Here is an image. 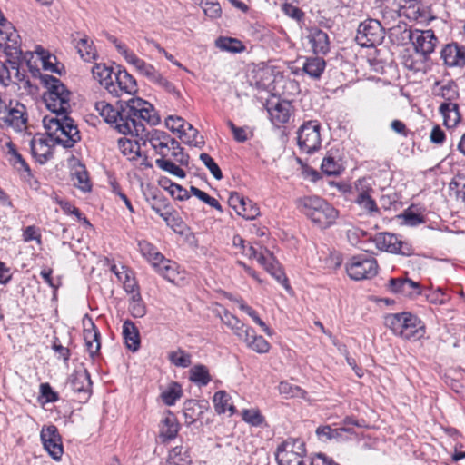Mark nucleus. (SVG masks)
Instances as JSON below:
<instances>
[{
    "mask_svg": "<svg viewBox=\"0 0 465 465\" xmlns=\"http://www.w3.org/2000/svg\"><path fill=\"white\" fill-rule=\"evenodd\" d=\"M127 122L121 123L119 133L132 134L136 137L147 133L143 123L156 125L160 123V117L153 106L142 98H131L127 101V111L124 113Z\"/></svg>",
    "mask_w": 465,
    "mask_h": 465,
    "instance_id": "1",
    "label": "nucleus"
},
{
    "mask_svg": "<svg viewBox=\"0 0 465 465\" xmlns=\"http://www.w3.org/2000/svg\"><path fill=\"white\" fill-rule=\"evenodd\" d=\"M43 123L48 136L53 140V144L57 143L64 148H72L81 140L78 127L67 113L45 116Z\"/></svg>",
    "mask_w": 465,
    "mask_h": 465,
    "instance_id": "2",
    "label": "nucleus"
},
{
    "mask_svg": "<svg viewBox=\"0 0 465 465\" xmlns=\"http://www.w3.org/2000/svg\"><path fill=\"white\" fill-rule=\"evenodd\" d=\"M297 208L313 223L321 228L333 224L338 217V211L318 196H305L296 201Z\"/></svg>",
    "mask_w": 465,
    "mask_h": 465,
    "instance_id": "3",
    "label": "nucleus"
},
{
    "mask_svg": "<svg viewBox=\"0 0 465 465\" xmlns=\"http://www.w3.org/2000/svg\"><path fill=\"white\" fill-rule=\"evenodd\" d=\"M385 324L391 331L404 340L417 341L425 335V325L410 312L390 314L385 318Z\"/></svg>",
    "mask_w": 465,
    "mask_h": 465,
    "instance_id": "4",
    "label": "nucleus"
},
{
    "mask_svg": "<svg viewBox=\"0 0 465 465\" xmlns=\"http://www.w3.org/2000/svg\"><path fill=\"white\" fill-rule=\"evenodd\" d=\"M41 78L47 88L44 95L46 107L58 115L67 113L71 108V92L54 76L43 75Z\"/></svg>",
    "mask_w": 465,
    "mask_h": 465,
    "instance_id": "5",
    "label": "nucleus"
},
{
    "mask_svg": "<svg viewBox=\"0 0 465 465\" xmlns=\"http://www.w3.org/2000/svg\"><path fill=\"white\" fill-rule=\"evenodd\" d=\"M27 113L24 104L10 101L6 104L0 98V128L12 129L15 132L20 133L26 129Z\"/></svg>",
    "mask_w": 465,
    "mask_h": 465,
    "instance_id": "6",
    "label": "nucleus"
},
{
    "mask_svg": "<svg viewBox=\"0 0 465 465\" xmlns=\"http://www.w3.org/2000/svg\"><path fill=\"white\" fill-rule=\"evenodd\" d=\"M349 277L354 281L371 279L378 273L379 265L374 257L368 253L354 255L345 265Z\"/></svg>",
    "mask_w": 465,
    "mask_h": 465,
    "instance_id": "7",
    "label": "nucleus"
},
{
    "mask_svg": "<svg viewBox=\"0 0 465 465\" xmlns=\"http://www.w3.org/2000/svg\"><path fill=\"white\" fill-rule=\"evenodd\" d=\"M305 454L303 440L289 438L278 446L275 456L279 465H304L302 458Z\"/></svg>",
    "mask_w": 465,
    "mask_h": 465,
    "instance_id": "8",
    "label": "nucleus"
},
{
    "mask_svg": "<svg viewBox=\"0 0 465 465\" xmlns=\"http://www.w3.org/2000/svg\"><path fill=\"white\" fill-rule=\"evenodd\" d=\"M401 40H411L417 53L426 56L432 52L436 47L438 39L431 29L428 30H411L404 28L401 33Z\"/></svg>",
    "mask_w": 465,
    "mask_h": 465,
    "instance_id": "9",
    "label": "nucleus"
},
{
    "mask_svg": "<svg viewBox=\"0 0 465 465\" xmlns=\"http://www.w3.org/2000/svg\"><path fill=\"white\" fill-rule=\"evenodd\" d=\"M321 124L316 120L304 123L298 130V145L306 153H313L321 148Z\"/></svg>",
    "mask_w": 465,
    "mask_h": 465,
    "instance_id": "10",
    "label": "nucleus"
},
{
    "mask_svg": "<svg viewBox=\"0 0 465 465\" xmlns=\"http://www.w3.org/2000/svg\"><path fill=\"white\" fill-rule=\"evenodd\" d=\"M384 30L376 19L361 22L357 30L356 42L362 47H373L382 43Z\"/></svg>",
    "mask_w": 465,
    "mask_h": 465,
    "instance_id": "11",
    "label": "nucleus"
},
{
    "mask_svg": "<svg viewBox=\"0 0 465 465\" xmlns=\"http://www.w3.org/2000/svg\"><path fill=\"white\" fill-rule=\"evenodd\" d=\"M376 247L387 252L411 256L414 250L408 242L402 241L398 235L391 232H379L372 238Z\"/></svg>",
    "mask_w": 465,
    "mask_h": 465,
    "instance_id": "12",
    "label": "nucleus"
},
{
    "mask_svg": "<svg viewBox=\"0 0 465 465\" xmlns=\"http://www.w3.org/2000/svg\"><path fill=\"white\" fill-rule=\"evenodd\" d=\"M0 49L7 56L15 58H18L23 53L20 35L8 20L0 24Z\"/></svg>",
    "mask_w": 465,
    "mask_h": 465,
    "instance_id": "13",
    "label": "nucleus"
},
{
    "mask_svg": "<svg viewBox=\"0 0 465 465\" xmlns=\"http://www.w3.org/2000/svg\"><path fill=\"white\" fill-rule=\"evenodd\" d=\"M40 439L48 454L54 460H60L64 453V447L57 427L54 424L44 425L40 432Z\"/></svg>",
    "mask_w": 465,
    "mask_h": 465,
    "instance_id": "14",
    "label": "nucleus"
},
{
    "mask_svg": "<svg viewBox=\"0 0 465 465\" xmlns=\"http://www.w3.org/2000/svg\"><path fill=\"white\" fill-rule=\"evenodd\" d=\"M138 137L143 141V145H145L148 142L155 153L161 155V158L165 159L169 157L173 137H171L166 132L152 129L151 131L143 134V135H140Z\"/></svg>",
    "mask_w": 465,
    "mask_h": 465,
    "instance_id": "15",
    "label": "nucleus"
},
{
    "mask_svg": "<svg viewBox=\"0 0 465 465\" xmlns=\"http://www.w3.org/2000/svg\"><path fill=\"white\" fill-rule=\"evenodd\" d=\"M137 91L136 80L125 69H123L114 74L113 87L110 86L108 93L114 97H120L123 94H134Z\"/></svg>",
    "mask_w": 465,
    "mask_h": 465,
    "instance_id": "16",
    "label": "nucleus"
},
{
    "mask_svg": "<svg viewBox=\"0 0 465 465\" xmlns=\"http://www.w3.org/2000/svg\"><path fill=\"white\" fill-rule=\"evenodd\" d=\"M95 109L107 124H114L118 132L121 123L127 122V117L124 115L127 111V102L121 104L120 108H114L105 101H99L95 103Z\"/></svg>",
    "mask_w": 465,
    "mask_h": 465,
    "instance_id": "17",
    "label": "nucleus"
},
{
    "mask_svg": "<svg viewBox=\"0 0 465 465\" xmlns=\"http://www.w3.org/2000/svg\"><path fill=\"white\" fill-rule=\"evenodd\" d=\"M356 189L358 191L355 203L364 210L370 216H375L380 213V209L377 206L374 199L370 195L373 192L371 185L367 183L366 179H359L356 183Z\"/></svg>",
    "mask_w": 465,
    "mask_h": 465,
    "instance_id": "18",
    "label": "nucleus"
},
{
    "mask_svg": "<svg viewBox=\"0 0 465 465\" xmlns=\"http://www.w3.org/2000/svg\"><path fill=\"white\" fill-rule=\"evenodd\" d=\"M71 389L79 395H82L84 400L90 397L92 391V381L90 374L84 368H79L74 371L68 379Z\"/></svg>",
    "mask_w": 465,
    "mask_h": 465,
    "instance_id": "19",
    "label": "nucleus"
},
{
    "mask_svg": "<svg viewBox=\"0 0 465 465\" xmlns=\"http://www.w3.org/2000/svg\"><path fill=\"white\" fill-rule=\"evenodd\" d=\"M53 140L48 136L45 137L43 134H36L30 140V150L33 157L40 163H45L52 156V144Z\"/></svg>",
    "mask_w": 465,
    "mask_h": 465,
    "instance_id": "20",
    "label": "nucleus"
},
{
    "mask_svg": "<svg viewBox=\"0 0 465 465\" xmlns=\"http://www.w3.org/2000/svg\"><path fill=\"white\" fill-rule=\"evenodd\" d=\"M440 57L449 67H463L465 65V48L456 43L446 45Z\"/></svg>",
    "mask_w": 465,
    "mask_h": 465,
    "instance_id": "21",
    "label": "nucleus"
},
{
    "mask_svg": "<svg viewBox=\"0 0 465 465\" xmlns=\"http://www.w3.org/2000/svg\"><path fill=\"white\" fill-rule=\"evenodd\" d=\"M292 104L286 100H277L276 102H269L267 111L269 113L271 121L275 125L286 124L292 114Z\"/></svg>",
    "mask_w": 465,
    "mask_h": 465,
    "instance_id": "22",
    "label": "nucleus"
},
{
    "mask_svg": "<svg viewBox=\"0 0 465 465\" xmlns=\"http://www.w3.org/2000/svg\"><path fill=\"white\" fill-rule=\"evenodd\" d=\"M259 264L262 265L278 282L282 284L286 290L291 289L284 272L269 251H265V255L259 256Z\"/></svg>",
    "mask_w": 465,
    "mask_h": 465,
    "instance_id": "23",
    "label": "nucleus"
},
{
    "mask_svg": "<svg viewBox=\"0 0 465 465\" xmlns=\"http://www.w3.org/2000/svg\"><path fill=\"white\" fill-rule=\"evenodd\" d=\"M309 42L315 54H325L330 50V40L326 32L317 27L309 30Z\"/></svg>",
    "mask_w": 465,
    "mask_h": 465,
    "instance_id": "24",
    "label": "nucleus"
},
{
    "mask_svg": "<svg viewBox=\"0 0 465 465\" xmlns=\"http://www.w3.org/2000/svg\"><path fill=\"white\" fill-rule=\"evenodd\" d=\"M126 63L132 64L137 73L144 76L148 81L153 83L160 72L151 64L139 58L134 52L124 59Z\"/></svg>",
    "mask_w": 465,
    "mask_h": 465,
    "instance_id": "25",
    "label": "nucleus"
},
{
    "mask_svg": "<svg viewBox=\"0 0 465 465\" xmlns=\"http://www.w3.org/2000/svg\"><path fill=\"white\" fill-rule=\"evenodd\" d=\"M432 94L436 97L444 99L445 102L455 103L459 98L458 86L450 80L435 82L432 87Z\"/></svg>",
    "mask_w": 465,
    "mask_h": 465,
    "instance_id": "26",
    "label": "nucleus"
},
{
    "mask_svg": "<svg viewBox=\"0 0 465 465\" xmlns=\"http://www.w3.org/2000/svg\"><path fill=\"white\" fill-rule=\"evenodd\" d=\"M246 343L247 347L257 353H266L269 351L270 343L261 335H257L251 327L245 328V333L241 338Z\"/></svg>",
    "mask_w": 465,
    "mask_h": 465,
    "instance_id": "27",
    "label": "nucleus"
},
{
    "mask_svg": "<svg viewBox=\"0 0 465 465\" xmlns=\"http://www.w3.org/2000/svg\"><path fill=\"white\" fill-rule=\"evenodd\" d=\"M439 112L443 117L444 125L448 128L455 127L460 121L457 103L444 102L440 105Z\"/></svg>",
    "mask_w": 465,
    "mask_h": 465,
    "instance_id": "28",
    "label": "nucleus"
},
{
    "mask_svg": "<svg viewBox=\"0 0 465 465\" xmlns=\"http://www.w3.org/2000/svg\"><path fill=\"white\" fill-rule=\"evenodd\" d=\"M325 67V60L319 56L306 57L302 63V72L312 79H320Z\"/></svg>",
    "mask_w": 465,
    "mask_h": 465,
    "instance_id": "29",
    "label": "nucleus"
},
{
    "mask_svg": "<svg viewBox=\"0 0 465 465\" xmlns=\"http://www.w3.org/2000/svg\"><path fill=\"white\" fill-rule=\"evenodd\" d=\"M180 426L176 417L169 412L165 418L162 420L160 427V438L162 442L173 440L179 431Z\"/></svg>",
    "mask_w": 465,
    "mask_h": 465,
    "instance_id": "30",
    "label": "nucleus"
},
{
    "mask_svg": "<svg viewBox=\"0 0 465 465\" xmlns=\"http://www.w3.org/2000/svg\"><path fill=\"white\" fill-rule=\"evenodd\" d=\"M409 6L406 10V15L417 21L420 24H426L430 22V20L434 19V17L431 15L430 11L428 7L422 5L420 4V1L419 2H408Z\"/></svg>",
    "mask_w": 465,
    "mask_h": 465,
    "instance_id": "31",
    "label": "nucleus"
},
{
    "mask_svg": "<svg viewBox=\"0 0 465 465\" xmlns=\"http://www.w3.org/2000/svg\"><path fill=\"white\" fill-rule=\"evenodd\" d=\"M123 336L129 350L136 351L140 348L138 329L130 320H126L123 324Z\"/></svg>",
    "mask_w": 465,
    "mask_h": 465,
    "instance_id": "32",
    "label": "nucleus"
},
{
    "mask_svg": "<svg viewBox=\"0 0 465 465\" xmlns=\"http://www.w3.org/2000/svg\"><path fill=\"white\" fill-rule=\"evenodd\" d=\"M156 271L167 281L176 283L181 279L180 272L178 271L179 266L176 262L167 260L163 257V260L155 265Z\"/></svg>",
    "mask_w": 465,
    "mask_h": 465,
    "instance_id": "33",
    "label": "nucleus"
},
{
    "mask_svg": "<svg viewBox=\"0 0 465 465\" xmlns=\"http://www.w3.org/2000/svg\"><path fill=\"white\" fill-rule=\"evenodd\" d=\"M84 339L90 356L94 357L101 348L100 333L94 322H91L90 328L84 330Z\"/></svg>",
    "mask_w": 465,
    "mask_h": 465,
    "instance_id": "34",
    "label": "nucleus"
},
{
    "mask_svg": "<svg viewBox=\"0 0 465 465\" xmlns=\"http://www.w3.org/2000/svg\"><path fill=\"white\" fill-rule=\"evenodd\" d=\"M92 73L94 79H96L107 91L110 89V86L113 87L114 74L111 67H108L104 64H95L92 68Z\"/></svg>",
    "mask_w": 465,
    "mask_h": 465,
    "instance_id": "35",
    "label": "nucleus"
},
{
    "mask_svg": "<svg viewBox=\"0 0 465 465\" xmlns=\"http://www.w3.org/2000/svg\"><path fill=\"white\" fill-rule=\"evenodd\" d=\"M204 406L196 400H187L183 403V416L187 426L195 422L203 413Z\"/></svg>",
    "mask_w": 465,
    "mask_h": 465,
    "instance_id": "36",
    "label": "nucleus"
},
{
    "mask_svg": "<svg viewBox=\"0 0 465 465\" xmlns=\"http://www.w3.org/2000/svg\"><path fill=\"white\" fill-rule=\"evenodd\" d=\"M137 141H132L127 138H120L118 140V147L121 153L127 156L129 160H134L138 156H141L140 147L143 144V141L137 137Z\"/></svg>",
    "mask_w": 465,
    "mask_h": 465,
    "instance_id": "37",
    "label": "nucleus"
},
{
    "mask_svg": "<svg viewBox=\"0 0 465 465\" xmlns=\"http://www.w3.org/2000/svg\"><path fill=\"white\" fill-rule=\"evenodd\" d=\"M138 248L141 254L154 267L163 260V255L159 252L155 246L147 241H139Z\"/></svg>",
    "mask_w": 465,
    "mask_h": 465,
    "instance_id": "38",
    "label": "nucleus"
},
{
    "mask_svg": "<svg viewBox=\"0 0 465 465\" xmlns=\"http://www.w3.org/2000/svg\"><path fill=\"white\" fill-rule=\"evenodd\" d=\"M189 380L199 387H204L212 381V378L205 365L197 364L190 369Z\"/></svg>",
    "mask_w": 465,
    "mask_h": 465,
    "instance_id": "39",
    "label": "nucleus"
},
{
    "mask_svg": "<svg viewBox=\"0 0 465 465\" xmlns=\"http://www.w3.org/2000/svg\"><path fill=\"white\" fill-rule=\"evenodd\" d=\"M166 462L167 465H190L192 458L186 448L176 446L169 451Z\"/></svg>",
    "mask_w": 465,
    "mask_h": 465,
    "instance_id": "40",
    "label": "nucleus"
},
{
    "mask_svg": "<svg viewBox=\"0 0 465 465\" xmlns=\"http://www.w3.org/2000/svg\"><path fill=\"white\" fill-rule=\"evenodd\" d=\"M347 432H351V429L347 427L332 429L329 425L319 426L316 429V435L321 440H340Z\"/></svg>",
    "mask_w": 465,
    "mask_h": 465,
    "instance_id": "41",
    "label": "nucleus"
},
{
    "mask_svg": "<svg viewBox=\"0 0 465 465\" xmlns=\"http://www.w3.org/2000/svg\"><path fill=\"white\" fill-rule=\"evenodd\" d=\"M234 247L239 248L242 254L249 259H255L259 262V256L265 255V249L262 247L258 250L252 245H247L245 241L240 235H234L232 239Z\"/></svg>",
    "mask_w": 465,
    "mask_h": 465,
    "instance_id": "42",
    "label": "nucleus"
},
{
    "mask_svg": "<svg viewBox=\"0 0 465 465\" xmlns=\"http://www.w3.org/2000/svg\"><path fill=\"white\" fill-rule=\"evenodd\" d=\"M231 397L225 391H219L213 395V404L215 411L218 413H225L229 411L230 414L235 412V407L230 403Z\"/></svg>",
    "mask_w": 465,
    "mask_h": 465,
    "instance_id": "43",
    "label": "nucleus"
},
{
    "mask_svg": "<svg viewBox=\"0 0 465 465\" xmlns=\"http://www.w3.org/2000/svg\"><path fill=\"white\" fill-rule=\"evenodd\" d=\"M221 320L240 339L243 337V334L245 333V328L247 326L242 321H240L236 316H234L228 311H224L223 315H221Z\"/></svg>",
    "mask_w": 465,
    "mask_h": 465,
    "instance_id": "44",
    "label": "nucleus"
},
{
    "mask_svg": "<svg viewBox=\"0 0 465 465\" xmlns=\"http://www.w3.org/2000/svg\"><path fill=\"white\" fill-rule=\"evenodd\" d=\"M116 277L124 284V289L128 293H134L138 291V284L134 277V273L125 266H121V272H116Z\"/></svg>",
    "mask_w": 465,
    "mask_h": 465,
    "instance_id": "45",
    "label": "nucleus"
},
{
    "mask_svg": "<svg viewBox=\"0 0 465 465\" xmlns=\"http://www.w3.org/2000/svg\"><path fill=\"white\" fill-rule=\"evenodd\" d=\"M215 45L223 51L233 54L241 53L245 49V46L240 40L232 37L221 36L216 40Z\"/></svg>",
    "mask_w": 465,
    "mask_h": 465,
    "instance_id": "46",
    "label": "nucleus"
},
{
    "mask_svg": "<svg viewBox=\"0 0 465 465\" xmlns=\"http://www.w3.org/2000/svg\"><path fill=\"white\" fill-rule=\"evenodd\" d=\"M180 136L183 137V142L189 145L202 147L204 144L203 137L199 134L198 130L190 123L186 124L185 129L181 133Z\"/></svg>",
    "mask_w": 465,
    "mask_h": 465,
    "instance_id": "47",
    "label": "nucleus"
},
{
    "mask_svg": "<svg viewBox=\"0 0 465 465\" xmlns=\"http://www.w3.org/2000/svg\"><path fill=\"white\" fill-rule=\"evenodd\" d=\"M77 51L81 57L86 61L91 62L96 59V52L93 46V42L90 41L86 36L81 38L75 45Z\"/></svg>",
    "mask_w": 465,
    "mask_h": 465,
    "instance_id": "48",
    "label": "nucleus"
},
{
    "mask_svg": "<svg viewBox=\"0 0 465 465\" xmlns=\"http://www.w3.org/2000/svg\"><path fill=\"white\" fill-rule=\"evenodd\" d=\"M321 169L329 176H336L341 173L343 167L340 160L331 155H327L322 162Z\"/></svg>",
    "mask_w": 465,
    "mask_h": 465,
    "instance_id": "49",
    "label": "nucleus"
},
{
    "mask_svg": "<svg viewBox=\"0 0 465 465\" xmlns=\"http://www.w3.org/2000/svg\"><path fill=\"white\" fill-rule=\"evenodd\" d=\"M182 387L177 382H172L168 388L161 393L163 401L167 406H172L182 397Z\"/></svg>",
    "mask_w": 465,
    "mask_h": 465,
    "instance_id": "50",
    "label": "nucleus"
},
{
    "mask_svg": "<svg viewBox=\"0 0 465 465\" xmlns=\"http://www.w3.org/2000/svg\"><path fill=\"white\" fill-rule=\"evenodd\" d=\"M168 359L172 364L180 368H187L192 364L191 354L182 349L171 351L168 355Z\"/></svg>",
    "mask_w": 465,
    "mask_h": 465,
    "instance_id": "51",
    "label": "nucleus"
},
{
    "mask_svg": "<svg viewBox=\"0 0 465 465\" xmlns=\"http://www.w3.org/2000/svg\"><path fill=\"white\" fill-rule=\"evenodd\" d=\"M133 296L129 302V312L131 315L134 318H142L146 313V306L142 300L141 294L139 292L132 293Z\"/></svg>",
    "mask_w": 465,
    "mask_h": 465,
    "instance_id": "52",
    "label": "nucleus"
},
{
    "mask_svg": "<svg viewBox=\"0 0 465 465\" xmlns=\"http://www.w3.org/2000/svg\"><path fill=\"white\" fill-rule=\"evenodd\" d=\"M238 302V305H239V308L241 311H242L243 312H245L246 314H248L252 319V321L258 324L262 330L268 335V336H272V331L271 328H269L266 323L259 317L257 312L255 310H253L251 306L247 305L244 301L242 300H240L237 302Z\"/></svg>",
    "mask_w": 465,
    "mask_h": 465,
    "instance_id": "53",
    "label": "nucleus"
},
{
    "mask_svg": "<svg viewBox=\"0 0 465 465\" xmlns=\"http://www.w3.org/2000/svg\"><path fill=\"white\" fill-rule=\"evenodd\" d=\"M74 184L83 192H89L91 190V183L89 181L88 173L84 166H80L73 173Z\"/></svg>",
    "mask_w": 465,
    "mask_h": 465,
    "instance_id": "54",
    "label": "nucleus"
},
{
    "mask_svg": "<svg viewBox=\"0 0 465 465\" xmlns=\"http://www.w3.org/2000/svg\"><path fill=\"white\" fill-rule=\"evenodd\" d=\"M36 54L39 55L42 60L43 68L46 71H50L52 73H59V69L56 64V57L43 47L38 46L36 49Z\"/></svg>",
    "mask_w": 465,
    "mask_h": 465,
    "instance_id": "55",
    "label": "nucleus"
},
{
    "mask_svg": "<svg viewBox=\"0 0 465 465\" xmlns=\"http://www.w3.org/2000/svg\"><path fill=\"white\" fill-rule=\"evenodd\" d=\"M279 392L285 398H304L305 391L299 386L293 385L288 381H282L278 386Z\"/></svg>",
    "mask_w": 465,
    "mask_h": 465,
    "instance_id": "56",
    "label": "nucleus"
},
{
    "mask_svg": "<svg viewBox=\"0 0 465 465\" xmlns=\"http://www.w3.org/2000/svg\"><path fill=\"white\" fill-rule=\"evenodd\" d=\"M155 163L160 169H162L174 176H177L180 178L185 177V172L167 158L156 159Z\"/></svg>",
    "mask_w": 465,
    "mask_h": 465,
    "instance_id": "57",
    "label": "nucleus"
},
{
    "mask_svg": "<svg viewBox=\"0 0 465 465\" xmlns=\"http://www.w3.org/2000/svg\"><path fill=\"white\" fill-rule=\"evenodd\" d=\"M242 420L252 426H261L264 422V417L258 409H244L242 411Z\"/></svg>",
    "mask_w": 465,
    "mask_h": 465,
    "instance_id": "58",
    "label": "nucleus"
},
{
    "mask_svg": "<svg viewBox=\"0 0 465 465\" xmlns=\"http://www.w3.org/2000/svg\"><path fill=\"white\" fill-rule=\"evenodd\" d=\"M450 188L455 192L458 199L465 203V173H458L450 183Z\"/></svg>",
    "mask_w": 465,
    "mask_h": 465,
    "instance_id": "59",
    "label": "nucleus"
},
{
    "mask_svg": "<svg viewBox=\"0 0 465 465\" xmlns=\"http://www.w3.org/2000/svg\"><path fill=\"white\" fill-rule=\"evenodd\" d=\"M169 156L173 157L177 163L180 164H187L189 161V156L183 153V149L181 147L180 143L173 138L171 146H170V154Z\"/></svg>",
    "mask_w": 465,
    "mask_h": 465,
    "instance_id": "60",
    "label": "nucleus"
},
{
    "mask_svg": "<svg viewBox=\"0 0 465 465\" xmlns=\"http://www.w3.org/2000/svg\"><path fill=\"white\" fill-rule=\"evenodd\" d=\"M244 203L245 204L239 209L238 214L246 220L255 219L260 214L259 207L247 198L244 200Z\"/></svg>",
    "mask_w": 465,
    "mask_h": 465,
    "instance_id": "61",
    "label": "nucleus"
},
{
    "mask_svg": "<svg viewBox=\"0 0 465 465\" xmlns=\"http://www.w3.org/2000/svg\"><path fill=\"white\" fill-rule=\"evenodd\" d=\"M188 122L180 116L169 115L165 119L166 127L173 133H179L180 134L183 132Z\"/></svg>",
    "mask_w": 465,
    "mask_h": 465,
    "instance_id": "62",
    "label": "nucleus"
},
{
    "mask_svg": "<svg viewBox=\"0 0 465 465\" xmlns=\"http://www.w3.org/2000/svg\"><path fill=\"white\" fill-rule=\"evenodd\" d=\"M200 160L208 168V170L215 179L221 180L223 178V173L220 167L208 153H201Z\"/></svg>",
    "mask_w": 465,
    "mask_h": 465,
    "instance_id": "63",
    "label": "nucleus"
},
{
    "mask_svg": "<svg viewBox=\"0 0 465 465\" xmlns=\"http://www.w3.org/2000/svg\"><path fill=\"white\" fill-rule=\"evenodd\" d=\"M401 294L408 297L418 296L421 294L420 284L408 278Z\"/></svg>",
    "mask_w": 465,
    "mask_h": 465,
    "instance_id": "64",
    "label": "nucleus"
}]
</instances>
